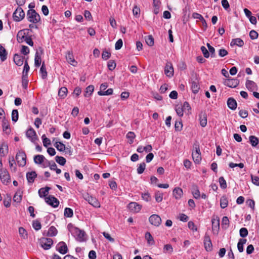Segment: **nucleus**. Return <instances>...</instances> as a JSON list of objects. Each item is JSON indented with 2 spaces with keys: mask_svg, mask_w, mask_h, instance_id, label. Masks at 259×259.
Wrapping results in <instances>:
<instances>
[{
  "mask_svg": "<svg viewBox=\"0 0 259 259\" xmlns=\"http://www.w3.org/2000/svg\"><path fill=\"white\" fill-rule=\"evenodd\" d=\"M67 228L71 234L75 238L76 240L79 242H83L85 240V233L83 230L74 227L71 223H69Z\"/></svg>",
  "mask_w": 259,
  "mask_h": 259,
  "instance_id": "obj_1",
  "label": "nucleus"
},
{
  "mask_svg": "<svg viewBox=\"0 0 259 259\" xmlns=\"http://www.w3.org/2000/svg\"><path fill=\"white\" fill-rule=\"evenodd\" d=\"M27 18L29 22L33 24H36L41 20L39 15L34 9L27 11Z\"/></svg>",
  "mask_w": 259,
  "mask_h": 259,
  "instance_id": "obj_2",
  "label": "nucleus"
},
{
  "mask_svg": "<svg viewBox=\"0 0 259 259\" xmlns=\"http://www.w3.org/2000/svg\"><path fill=\"white\" fill-rule=\"evenodd\" d=\"M16 159L19 166H24L26 164V155L25 152L19 151L16 154Z\"/></svg>",
  "mask_w": 259,
  "mask_h": 259,
  "instance_id": "obj_3",
  "label": "nucleus"
},
{
  "mask_svg": "<svg viewBox=\"0 0 259 259\" xmlns=\"http://www.w3.org/2000/svg\"><path fill=\"white\" fill-rule=\"evenodd\" d=\"M193 147L195 148V150L192 151V156L194 162L196 164H198L201 160V156L200 151L199 145L198 144H195Z\"/></svg>",
  "mask_w": 259,
  "mask_h": 259,
  "instance_id": "obj_4",
  "label": "nucleus"
},
{
  "mask_svg": "<svg viewBox=\"0 0 259 259\" xmlns=\"http://www.w3.org/2000/svg\"><path fill=\"white\" fill-rule=\"evenodd\" d=\"M25 12L20 7H18L13 14V20L15 22H20L25 17Z\"/></svg>",
  "mask_w": 259,
  "mask_h": 259,
  "instance_id": "obj_5",
  "label": "nucleus"
},
{
  "mask_svg": "<svg viewBox=\"0 0 259 259\" xmlns=\"http://www.w3.org/2000/svg\"><path fill=\"white\" fill-rule=\"evenodd\" d=\"M83 197L89 203L94 207H99L100 206V203L96 198L90 195L88 193L84 194Z\"/></svg>",
  "mask_w": 259,
  "mask_h": 259,
  "instance_id": "obj_6",
  "label": "nucleus"
},
{
  "mask_svg": "<svg viewBox=\"0 0 259 259\" xmlns=\"http://www.w3.org/2000/svg\"><path fill=\"white\" fill-rule=\"evenodd\" d=\"M53 241L51 238H42L40 239V244L45 250L50 249L53 245Z\"/></svg>",
  "mask_w": 259,
  "mask_h": 259,
  "instance_id": "obj_7",
  "label": "nucleus"
},
{
  "mask_svg": "<svg viewBox=\"0 0 259 259\" xmlns=\"http://www.w3.org/2000/svg\"><path fill=\"white\" fill-rule=\"evenodd\" d=\"M0 178L4 184H7L10 182V176L6 169L1 168L0 170Z\"/></svg>",
  "mask_w": 259,
  "mask_h": 259,
  "instance_id": "obj_8",
  "label": "nucleus"
},
{
  "mask_svg": "<svg viewBox=\"0 0 259 259\" xmlns=\"http://www.w3.org/2000/svg\"><path fill=\"white\" fill-rule=\"evenodd\" d=\"M44 53V50L42 48L39 47L35 54L34 65L36 67L40 66L41 62V56Z\"/></svg>",
  "mask_w": 259,
  "mask_h": 259,
  "instance_id": "obj_9",
  "label": "nucleus"
},
{
  "mask_svg": "<svg viewBox=\"0 0 259 259\" xmlns=\"http://www.w3.org/2000/svg\"><path fill=\"white\" fill-rule=\"evenodd\" d=\"M149 221L151 225L158 227L161 223V219L158 215L154 214L149 217Z\"/></svg>",
  "mask_w": 259,
  "mask_h": 259,
  "instance_id": "obj_10",
  "label": "nucleus"
},
{
  "mask_svg": "<svg viewBox=\"0 0 259 259\" xmlns=\"http://www.w3.org/2000/svg\"><path fill=\"white\" fill-rule=\"evenodd\" d=\"M204 245L207 251H210L212 249V244L209 236L205 234L204 237Z\"/></svg>",
  "mask_w": 259,
  "mask_h": 259,
  "instance_id": "obj_11",
  "label": "nucleus"
},
{
  "mask_svg": "<svg viewBox=\"0 0 259 259\" xmlns=\"http://www.w3.org/2000/svg\"><path fill=\"white\" fill-rule=\"evenodd\" d=\"M26 137L33 143L37 140L35 131L32 127L29 128L26 132Z\"/></svg>",
  "mask_w": 259,
  "mask_h": 259,
  "instance_id": "obj_12",
  "label": "nucleus"
},
{
  "mask_svg": "<svg viewBox=\"0 0 259 259\" xmlns=\"http://www.w3.org/2000/svg\"><path fill=\"white\" fill-rule=\"evenodd\" d=\"M174 70L172 64L167 62L164 68V73L168 77H171L174 75Z\"/></svg>",
  "mask_w": 259,
  "mask_h": 259,
  "instance_id": "obj_13",
  "label": "nucleus"
},
{
  "mask_svg": "<svg viewBox=\"0 0 259 259\" xmlns=\"http://www.w3.org/2000/svg\"><path fill=\"white\" fill-rule=\"evenodd\" d=\"M29 29H25L20 30L17 35V40L19 42H22L24 39L26 37V35L28 34Z\"/></svg>",
  "mask_w": 259,
  "mask_h": 259,
  "instance_id": "obj_14",
  "label": "nucleus"
},
{
  "mask_svg": "<svg viewBox=\"0 0 259 259\" xmlns=\"http://www.w3.org/2000/svg\"><path fill=\"white\" fill-rule=\"evenodd\" d=\"M239 83L238 79L235 78L227 79L225 81V84L230 88H236Z\"/></svg>",
  "mask_w": 259,
  "mask_h": 259,
  "instance_id": "obj_15",
  "label": "nucleus"
},
{
  "mask_svg": "<svg viewBox=\"0 0 259 259\" xmlns=\"http://www.w3.org/2000/svg\"><path fill=\"white\" fill-rule=\"evenodd\" d=\"M57 250L61 254H64L68 252V248L66 243L61 241L57 245Z\"/></svg>",
  "mask_w": 259,
  "mask_h": 259,
  "instance_id": "obj_16",
  "label": "nucleus"
},
{
  "mask_svg": "<svg viewBox=\"0 0 259 259\" xmlns=\"http://www.w3.org/2000/svg\"><path fill=\"white\" fill-rule=\"evenodd\" d=\"M128 209L134 212H138L141 209V205L135 202H132L128 205Z\"/></svg>",
  "mask_w": 259,
  "mask_h": 259,
  "instance_id": "obj_17",
  "label": "nucleus"
},
{
  "mask_svg": "<svg viewBox=\"0 0 259 259\" xmlns=\"http://www.w3.org/2000/svg\"><path fill=\"white\" fill-rule=\"evenodd\" d=\"M66 59L67 62L71 64L72 65L75 66L77 64V62L74 59L72 52L67 51L66 54Z\"/></svg>",
  "mask_w": 259,
  "mask_h": 259,
  "instance_id": "obj_18",
  "label": "nucleus"
},
{
  "mask_svg": "<svg viewBox=\"0 0 259 259\" xmlns=\"http://www.w3.org/2000/svg\"><path fill=\"white\" fill-rule=\"evenodd\" d=\"M200 124L202 127H205L207 124V116L205 111H201L199 115Z\"/></svg>",
  "mask_w": 259,
  "mask_h": 259,
  "instance_id": "obj_19",
  "label": "nucleus"
},
{
  "mask_svg": "<svg viewBox=\"0 0 259 259\" xmlns=\"http://www.w3.org/2000/svg\"><path fill=\"white\" fill-rule=\"evenodd\" d=\"M2 127L3 131L7 134H9L11 132V129L10 127L9 122L8 120L6 119L5 117H4L2 121Z\"/></svg>",
  "mask_w": 259,
  "mask_h": 259,
  "instance_id": "obj_20",
  "label": "nucleus"
},
{
  "mask_svg": "<svg viewBox=\"0 0 259 259\" xmlns=\"http://www.w3.org/2000/svg\"><path fill=\"white\" fill-rule=\"evenodd\" d=\"M26 179L28 183H33L35 179L37 177V174L35 171L28 172L26 173Z\"/></svg>",
  "mask_w": 259,
  "mask_h": 259,
  "instance_id": "obj_21",
  "label": "nucleus"
},
{
  "mask_svg": "<svg viewBox=\"0 0 259 259\" xmlns=\"http://www.w3.org/2000/svg\"><path fill=\"white\" fill-rule=\"evenodd\" d=\"M9 151L8 145L5 142L2 143L0 147V154L2 156H5Z\"/></svg>",
  "mask_w": 259,
  "mask_h": 259,
  "instance_id": "obj_22",
  "label": "nucleus"
},
{
  "mask_svg": "<svg viewBox=\"0 0 259 259\" xmlns=\"http://www.w3.org/2000/svg\"><path fill=\"white\" fill-rule=\"evenodd\" d=\"M227 105L230 109L234 110L237 108V104L234 98H229L227 100Z\"/></svg>",
  "mask_w": 259,
  "mask_h": 259,
  "instance_id": "obj_23",
  "label": "nucleus"
},
{
  "mask_svg": "<svg viewBox=\"0 0 259 259\" xmlns=\"http://www.w3.org/2000/svg\"><path fill=\"white\" fill-rule=\"evenodd\" d=\"M14 61L15 63L19 66L22 65L23 63L24 57L18 55L17 54H15L14 55L13 58Z\"/></svg>",
  "mask_w": 259,
  "mask_h": 259,
  "instance_id": "obj_24",
  "label": "nucleus"
},
{
  "mask_svg": "<svg viewBox=\"0 0 259 259\" xmlns=\"http://www.w3.org/2000/svg\"><path fill=\"white\" fill-rule=\"evenodd\" d=\"M51 189L50 187H46L42 188L38 190V194L40 197L42 198L44 197H47L49 193V191Z\"/></svg>",
  "mask_w": 259,
  "mask_h": 259,
  "instance_id": "obj_25",
  "label": "nucleus"
},
{
  "mask_svg": "<svg viewBox=\"0 0 259 259\" xmlns=\"http://www.w3.org/2000/svg\"><path fill=\"white\" fill-rule=\"evenodd\" d=\"M212 223V229L213 230H216L217 231H218L220 229V219L218 217H217L216 219L213 218L211 220Z\"/></svg>",
  "mask_w": 259,
  "mask_h": 259,
  "instance_id": "obj_26",
  "label": "nucleus"
},
{
  "mask_svg": "<svg viewBox=\"0 0 259 259\" xmlns=\"http://www.w3.org/2000/svg\"><path fill=\"white\" fill-rule=\"evenodd\" d=\"M244 43L243 40L240 38L233 39L230 43L231 46L236 45L238 47H241L244 45Z\"/></svg>",
  "mask_w": 259,
  "mask_h": 259,
  "instance_id": "obj_27",
  "label": "nucleus"
},
{
  "mask_svg": "<svg viewBox=\"0 0 259 259\" xmlns=\"http://www.w3.org/2000/svg\"><path fill=\"white\" fill-rule=\"evenodd\" d=\"M7 55L6 49L0 44V58L2 61L3 62L7 59Z\"/></svg>",
  "mask_w": 259,
  "mask_h": 259,
  "instance_id": "obj_28",
  "label": "nucleus"
},
{
  "mask_svg": "<svg viewBox=\"0 0 259 259\" xmlns=\"http://www.w3.org/2000/svg\"><path fill=\"white\" fill-rule=\"evenodd\" d=\"M183 193L182 189L179 187L175 188L173 190V195L177 199L181 198Z\"/></svg>",
  "mask_w": 259,
  "mask_h": 259,
  "instance_id": "obj_29",
  "label": "nucleus"
},
{
  "mask_svg": "<svg viewBox=\"0 0 259 259\" xmlns=\"http://www.w3.org/2000/svg\"><path fill=\"white\" fill-rule=\"evenodd\" d=\"M191 89L192 92L195 94H197L198 92L200 89L198 81L194 80L191 82Z\"/></svg>",
  "mask_w": 259,
  "mask_h": 259,
  "instance_id": "obj_30",
  "label": "nucleus"
},
{
  "mask_svg": "<svg viewBox=\"0 0 259 259\" xmlns=\"http://www.w3.org/2000/svg\"><path fill=\"white\" fill-rule=\"evenodd\" d=\"M145 239L147 241V243L149 245H153L155 244L153 237L151 235L150 232H147L145 235Z\"/></svg>",
  "mask_w": 259,
  "mask_h": 259,
  "instance_id": "obj_31",
  "label": "nucleus"
},
{
  "mask_svg": "<svg viewBox=\"0 0 259 259\" xmlns=\"http://www.w3.org/2000/svg\"><path fill=\"white\" fill-rule=\"evenodd\" d=\"M9 166L12 172H15L17 170L16 164L14 157L9 159Z\"/></svg>",
  "mask_w": 259,
  "mask_h": 259,
  "instance_id": "obj_32",
  "label": "nucleus"
},
{
  "mask_svg": "<svg viewBox=\"0 0 259 259\" xmlns=\"http://www.w3.org/2000/svg\"><path fill=\"white\" fill-rule=\"evenodd\" d=\"M249 140L252 147H255L259 143L258 139L255 136H250L249 137Z\"/></svg>",
  "mask_w": 259,
  "mask_h": 259,
  "instance_id": "obj_33",
  "label": "nucleus"
},
{
  "mask_svg": "<svg viewBox=\"0 0 259 259\" xmlns=\"http://www.w3.org/2000/svg\"><path fill=\"white\" fill-rule=\"evenodd\" d=\"M56 149L61 152H64L66 150L65 145L61 142H56L54 144Z\"/></svg>",
  "mask_w": 259,
  "mask_h": 259,
  "instance_id": "obj_34",
  "label": "nucleus"
},
{
  "mask_svg": "<svg viewBox=\"0 0 259 259\" xmlns=\"http://www.w3.org/2000/svg\"><path fill=\"white\" fill-rule=\"evenodd\" d=\"M40 74L41 75V78L43 79H45L47 78L48 73H47V71L46 70V66H45V64L44 62L42 63L41 66L40 67Z\"/></svg>",
  "mask_w": 259,
  "mask_h": 259,
  "instance_id": "obj_35",
  "label": "nucleus"
},
{
  "mask_svg": "<svg viewBox=\"0 0 259 259\" xmlns=\"http://www.w3.org/2000/svg\"><path fill=\"white\" fill-rule=\"evenodd\" d=\"M22 192L19 190L16 192L13 197V201L17 203H20L22 200Z\"/></svg>",
  "mask_w": 259,
  "mask_h": 259,
  "instance_id": "obj_36",
  "label": "nucleus"
},
{
  "mask_svg": "<svg viewBox=\"0 0 259 259\" xmlns=\"http://www.w3.org/2000/svg\"><path fill=\"white\" fill-rule=\"evenodd\" d=\"M57 233L58 231L56 228L54 226H51L49 228L47 235L51 237L55 236Z\"/></svg>",
  "mask_w": 259,
  "mask_h": 259,
  "instance_id": "obj_37",
  "label": "nucleus"
},
{
  "mask_svg": "<svg viewBox=\"0 0 259 259\" xmlns=\"http://www.w3.org/2000/svg\"><path fill=\"white\" fill-rule=\"evenodd\" d=\"M67 92L68 90L66 87H62L59 90L58 96L60 98L64 99L67 96Z\"/></svg>",
  "mask_w": 259,
  "mask_h": 259,
  "instance_id": "obj_38",
  "label": "nucleus"
},
{
  "mask_svg": "<svg viewBox=\"0 0 259 259\" xmlns=\"http://www.w3.org/2000/svg\"><path fill=\"white\" fill-rule=\"evenodd\" d=\"M45 159V158L42 155H37L34 157V162L36 164H41Z\"/></svg>",
  "mask_w": 259,
  "mask_h": 259,
  "instance_id": "obj_39",
  "label": "nucleus"
},
{
  "mask_svg": "<svg viewBox=\"0 0 259 259\" xmlns=\"http://www.w3.org/2000/svg\"><path fill=\"white\" fill-rule=\"evenodd\" d=\"M228 205V201L227 197L225 196H222L220 199V206L223 209L225 208Z\"/></svg>",
  "mask_w": 259,
  "mask_h": 259,
  "instance_id": "obj_40",
  "label": "nucleus"
},
{
  "mask_svg": "<svg viewBox=\"0 0 259 259\" xmlns=\"http://www.w3.org/2000/svg\"><path fill=\"white\" fill-rule=\"evenodd\" d=\"M245 85L248 90L252 91L254 89L255 83L252 80H247Z\"/></svg>",
  "mask_w": 259,
  "mask_h": 259,
  "instance_id": "obj_41",
  "label": "nucleus"
},
{
  "mask_svg": "<svg viewBox=\"0 0 259 259\" xmlns=\"http://www.w3.org/2000/svg\"><path fill=\"white\" fill-rule=\"evenodd\" d=\"M229 226V220L227 217H224L222 220V227L224 229H227Z\"/></svg>",
  "mask_w": 259,
  "mask_h": 259,
  "instance_id": "obj_42",
  "label": "nucleus"
},
{
  "mask_svg": "<svg viewBox=\"0 0 259 259\" xmlns=\"http://www.w3.org/2000/svg\"><path fill=\"white\" fill-rule=\"evenodd\" d=\"M94 91V87L93 85H90L87 87L84 94L85 97H88L91 96Z\"/></svg>",
  "mask_w": 259,
  "mask_h": 259,
  "instance_id": "obj_43",
  "label": "nucleus"
},
{
  "mask_svg": "<svg viewBox=\"0 0 259 259\" xmlns=\"http://www.w3.org/2000/svg\"><path fill=\"white\" fill-rule=\"evenodd\" d=\"M28 83V74H22V85L23 88L26 89L27 88Z\"/></svg>",
  "mask_w": 259,
  "mask_h": 259,
  "instance_id": "obj_44",
  "label": "nucleus"
},
{
  "mask_svg": "<svg viewBox=\"0 0 259 259\" xmlns=\"http://www.w3.org/2000/svg\"><path fill=\"white\" fill-rule=\"evenodd\" d=\"M11 196L9 194H7L6 197L4 200V205L6 207H9L11 205Z\"/></svg>",
  "mask_w": 259,
  "mask_h": 259,
  "instance_id": "obj_45",
  "label": "nucleus"
},
{
  "mask_svg": "<svg viewBox=\"0 0 259 259\" xmlns=\"http://www.w3.org/2000/svg\"><path fill=\"white\" fill-rule=\"evenodd\" d=\"M145 41L146 44L150 47H152L154 45V38L151 35H148L145 37Z\"/></svg>",
  "mask_w": 259,
  "mask_h": 259,
  "instance_id": "obj_46",
  "label": "nucleus"
},
{
  "mask_svg": "<svg viewBox=\"0 0 259 259\" xmlns=\"http://www.w3.org/2000/svg\"><path fill=\"white\" fill-rule=\"evenodd\" d=\"M56 161L61 165H64L66 163V159L62 156H56L55 157Z\"/></svg>",
  "mask_w": 259,
  "mask_h": 259,
  "instance_id": "obj_47",
  "label": "nucleus"
},
{
  "mask_svg": "<svg viewBox=\"0 0 259 259\" xmlns=\"http://www.w3.org/2000/svg\"><path fill=\"white\" fill-rule=\"evenodd\" d=\"M64 216L67 218H71L73 215V210L68 207H66L64 209Z\"/></svg>",
  "mask_w": 259,
  "mask_h": 259,
  "instance_id": "obj_48",
  "label": "nucleus"
},
{
  "mask_svg": "<svg viewBox=\"0 0 259 259\" xmlns=\"http://www.w3.org/2000/svg\"><path fill=\"white\" fill-rule=\"evenodd\" d=\"M183 124L181 119L175 121V128L176 131H181L182 130Z\"/></svg>",
  "mask_w": 259,
  "mask_h": 259,
  "instance_id": "obj_49",
  "label": "nucleus"
},
{
  "mask_svg": "<svg viewBox=\"0 0 259 259\" xmlns=\"http://www.w3.org/2000/svg\"><path fill=\"white\" fill-rule=\"evenodd\" d=\"M113 89H108L106 91L103 92L102 91H100L98 92V94L100 96H106V95H111L113 94Z\"/></svg>",
  "mask_w": 259,
  "mask_h": 259,
  "instance_id": "obj_50",
  "label": "nucleus"
},
{
  "mask_svg": "<svg viewBox=\"0 0 259 259\" xmlns=\"http://www.w3.org/2000/svg\"><path fill=\"white\" fill-rule=\"evenodd\" d=\"M126 137L130 140L129 143L131 144L134 142V139L135 138L136 135L134 132H129L126 134Z\"/></svg>",
  "mask_w": 259,
  "mask_h": 259,
  "instance_id": "obj_51",
  "label": "nucleus"
},
{
  "mask_svg": "<svg viewBox=\"0 0 259 259\" xmlns=\"http://www.w3.org/2000/svg\"><path fill=\"white\" fill-rule=\"evenodd\" d=\"M19 114L18 111L17 109L13 110L12 112V120L13 121L16 122L18 119Z\"/></svg>",
  "mask_w": 259,
  "mask_h": 259,
  "instance_id": "obj_52",
  "label": "nucleus"
},
{
  "mask_svg": "<svg viewBox=\"0 0 259 259\" xmlns=\"http://www.w3.org/2000/svg\"><path fill=\"white\" fill-rule=\"evenodd\" d=\"M145 167H146V164L145 163V162H142V163H140L137 169V173L138 174H142L144 172V171L145 169Z\"/></svg>",
  "mask_w": 259,
  "mask_h": 259,
  "instance_id": "obj_53",
  "label": "nucleus"
},
{
  "mask_svg": "<svg viewBox=\"0 0 259 259\" xmlns=\"http://www.w3.org/2000/svg\"><path fill=\"white\" fill-rule=\"evenodd\" d=\"M219 182L220 183V185L221 188L224 189L227 188V183L226 180L224 179V177H221L219 179Z\"/></svg>",
  "mask_w": 259,
  "mask_h": 259,
  "instance_id": "obj_54",
  "label": "nucleus"
},
{
  "mask_svg": "<svg viewBox=\"0 0 259 259\" xmlns=\"http://www.w3.org/2000/svg\"><path fill=\"white\" fill-rule=\"evenodd\" d=\"M116 63L115 62V61L114 60H111L108 62L107 67L110 70H111V71L115 69V68L116 67Z\"/></svg>",
  "mask_w": 259,
  "mask_h": 259,
  "instance_id": "obj_55",
  "label": "nucleus"
},
{
  "mask_svg": "<svg viewBox=\"0 0 259 259\" xmlns=\"http://www.w3.org/2000/svg\"><path fill=\"white\" fill-rule=\"evenodd\" d=\"M41 138L42 140L43 145L45 147H47L49 145H51L50 140L47 138L45 135H43Z\"/></svg>",
  "mask_w": 259,
  "mask_h": 259,
  "instance_id": "obj_56",
  "label": "nucleus"
},
{
  "mask_svg": "<svg viewBox=\"0 0 259 259\" xmlns=\"http://www.w3.org/2000/svg\"><path fill=\"white\" fill-rule=\"evenodd\" d=\"M32 226L33 228L36 231L40 230L41 227V224L38 220H35L33 221Z\"/></svg>",
  "mask_w": 259,
  "mask_h": 259,
  "instance_id": "obj_57",
  "label": "nucleus"
},
{
  "mask_svg": "<svg viewBox=\"0 0 259 259\" xmlns=\"http://www.w3.org/2000/svg\"><path fill=\"white\" fill-rule=\"evenodd\" d=\"M155 198L156 202H160L162 200L163 194L159 191H157L155 193Z\"/></svg>",
  "mask_w": 259,
  "mask_h": 259,
  "instance_id": "obj_58",
  "label": "nucleus"
},
{
  "mask_svg": "<svg viewBox=\"0 0 259 259\" xmlns=\"http://www.w3.org/2000/svg\"><path fill=\"white\" fill-rule=\"evenodd\" d=\"M248 230L245 228H242L240 229L239 234L241 237H245L248 235Z\"/></svg>",
  "mask_w": 259,
  "mask_h": 259,
  "instance_id": "obj_59",
  "label": "nucleus"
},
{
  "mask_svg": "<svg viewBox=\"0 0 259 259\" xmlns=\"http://www.w3.org/2000/svg\"><path fill=\"white\" fill-rule=\"evenodd\" d=\"M204 57L206 58H208L210 56L209 53L207 49L204 46H202L200 48Z\"/></svg>",
  "mask_w": 259,
  "mask_h": 259,
  "instance_id": "obj_60",
  "label": "nucleus"
},
{
  "mask_svg": "<svg viewBox=\"0 0 259 259\" xmlns=\"http://www.w3.org/2000/svg\"><path fill=\"white\" fill-rule=\"evenodd\" d=\"M258 33L254 30H251L249 32L250 38L252 40L256 39L258 37Z\"/></svg>",
  "mask_w": 259,
  "mask_h": 259,
  "instance_id": "obj_61",
  "label": "nucleus"
},
{
  "mask_svg": "<svg viewBox=\"0 0 259 259\" xmlns=\"http://www.w3.org/2000/svg\"><path fill=\"white\" fill-rule=\"evenodd\" d=\"M111 56V53L106 50L103 51L102 54V58L103 60H107Z\"/></svg>",
  "mask_w": 259,
  "mask_h": 259,
  "instance_id": "obj_62",
  "label": "nucleus"
},
{
  "mask_svg": "<svg viewBox=\"0 0 259 259\" xmlns=\"http://www.w3.org/2000/svg\"><path fill=\"white\" fill-rule=\"evenodd\" d=\"M250 177L253 184L259 186V177L257 176H254L252 175H251Z\"/></svg>",
  "mask_w": 259,
  "mask_h": 259,
  "instance_id": "obj_63",
  "label": "nucleus"
},
{
  "mask_svg": "<svg viewBox=\"0 0 259 259\" xmlns=\"http://www.w3.org/2000/svg\"><path fill=\"white\" fill-rule=\"evenodd\" d=\"M166 251H168L170 253H171L173 251V248L171 245L167 244L164 246L163 252H166Z\"/></svg>",
  "mask_w": 259,
  "mask_h": 259,
  "instance_id": "obj_64",
  "label": "nucleus"
}]
</instances>
